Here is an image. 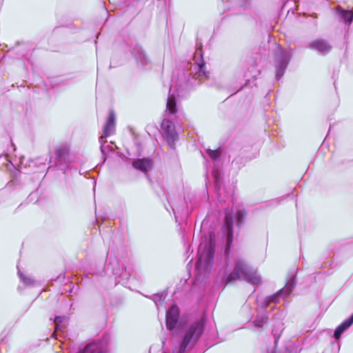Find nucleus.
Instances as JSON below:
<instances>
[{
    "mask_svg": "<svg viewBox=\"0 0 353 353\" xmlns=\"http://www.w3.org/2000/svg\"><path fill=\"white\" fill-rule=\"evenodd\" d=\"M236 279H243L252 284H259L261 281L260 275L256 270L250 268L245 261L237 256L234 259V269L229 274L225 273L222 276V281L228 284Z\"/></svg>",
    "mask_w": 353,
    "mask_h": 353,
    "instance_id": "obj_1",
    "label": "nucleus"
},
{
    "mask_svg": "<svg viewBox=\"0 0 353 353\" xmlns=\"http://www.w3.org/2000/svg\"><path fill=\"white\" fill-rule=\"evenodd\" d=\"M245 214L246 213L243 208L236 210L234 217L232 216L228 210H225V222L222 230L226 237V252L229 251L232 242L234 223L235 222L236 225L239 227L243 222Z\"/></svg>",
    "mask_w": 353,
    "mask_h": 353,
    "instance_id": "obj_2",
    "label": "nucleus"
},
{
    "mask_svg": "<svg viewBox=\"0 0 353 353\" xmlns=\"http://www.w3.org/2000/svg\"><path fill=\"white\" fill-rule=\"evenodd\" d=\"M214 250L210 239L209 243L205 244L201 243L199 247V256L196 263V268L198 272L201 273H208L213 265Z\"/></svg>",
    "mask_w": 353,
    "mask_h": 353,
    "instance_id": "obj_3",
    "label": "nucleus"
},
{
    "mask_svg": "<svg viewBox=\"0 0 353 353\" xmlns=\"http://www.w3.org/2000/svg\"><path fill=\"white\" fill-rule=\"evenodd\" d=\"M204 322L201 319L192 324L185 330L179 347L175 348L173 353H184L189 345L195 343L203 331ZM166 353V352H163Z\"/></svg>",
    "mask_w": 353,
    "mask_h": 353,
    "instance_id": "obj_4",
    "label": "nucleus"
},
{
    "mask_svg": "<svg viewBox=\"0 0 353 353\" xmlns=\"http://www.w3.org/2000/svg\"><path fill=\"white\" fill-rule=\"evenodd\" d=\"M293 50L290 48H282L276 46L274 52V65L275 68V78L280 80L283 76L285 70L292 57Z\"/></svg>",
    "mask_w": 353,
    "mask_h": 353,
    "instance_id": "obj_5",
    "label": "nucleus"
},
{
    "mask_svg": "<svg viewBox=\"0 0 353 353\" xmlns=\"http://www.w3.org/2000/svg\"><path fill=\"white\" fill-rule=\"evenodd\" d=\"M161 129L164 140L170 148L174 149L175 143L179 137L174 123L168 119H164L161 123Z\"/></svg>",
    "mask_w": 353,
    "mask_h": 353,
    "instance_id": "obj_6",
    "label": "nucleus"
},
{
    "mask_svg": "<svg viewBox=\"0 0 353 353\" xmlns=\"http://www.w3.org/2000/svg\"><path fill=\"white\" fill-rule=\"evenodd\" d=\"M194 63L192 72H194V78L199 79L200 81L208 79L210 72L205 70V63L203 58L201 50H196L194 57Z\"/></svg>",
    "mask_w": 353,
    "mask_h": 353,
    "instance_id": "obj_7",
    "label": "nucleus"
},
{
    "mask_svg": "<svg viewBox=\"0 0 353 353\" xmlns=\"http://www.w3.org/2000/svg\"><path fill=\"white\" fill-rule=\"evenodd\" d=\"M295 286V279L294 276L290 278L285 286L280 290L277 293L272 296H267L264 299L263 306L267 307L270 303H277L281 298H285L288 296Z\"/></svg>",
    "mask_w": 353,
    "mask_h": 353,
    "instance_id": "obj_8",
    "label": "nucleus"
},
{
    "mask_svg": "<svg viewBox=\"0 0 353 353\" xmlns=\"http://www.w3.org/2000/svg\"><path fill=\"white\" fill-rule=\"evenodd\" d=\"M70 148L66 145H63L55 150V165L61 170L65 171L69 166Z\"/></svg>",
    "mask_w": 353,
    "mask_h": 353,
    "instance_id": "obj_9",
    "label": "nucleus"
},
{
    "mask_svg": "<svg viewBox=\"0 0 353 353\" xmlns=\"http://www.w3.org/2000/svg\"><path fill=\"white\" fill-rule=\"evenodd\" d=\"M179 309L176 305H172L166 312V327L168 330L176 332L179 327Z\"/></svg>",
    "mask_w": 353,
    "mask_h": 353,
    "instance_id": "obj_10",
    "label": "nucleus"
},
{
    "mask_svg": "<svg viewBox=\"0 0 353 353\" xmlns=\"http://www.w3.org/2000/svg\"><path fill=\"white\" fill-rule=\"evenodd\" d=\"M115 128V115L113 112H111L108 116V120L103 128V134L99 137V142L101 143L100 150L104 154L105 153V147L104 139L112 134L114 132Z\"/></svg>",
    "mask_w": 353,
    "mask_h": 353,
    "instance_id": "obj_11",
    "label": "nucleus"
},
{
    "mask_svg": "<svg viewBox=\"0 0 353 353\" xmlns=\"http://www.w3.org/2000/svg\"><path fill=\"white\" fill-rule=\"evenodd\" d=\"M335 14L341 23H344L349 27L353 20V10H345L341 6H338L335 9Z\"/></svg>",
    "mask_w": 353,
    "mask_h": 353,
    "instance_id": "obj_12",
    "label": "nucleus"
},
{
    "mask_svg": "<svg viewBox=\"0 0 353 353\" xmlns=\"http://www.w3.org/2000/svg\"><path fill=\"white\" fill-rule=\"evenodd\" d=\"M308 47L316 50L321 54H327L332 49L331 45L324 39H316L312 41L308 44Z\"/></svg>",
    "mask_w": 353,
    "mask_h": 353,
    "instance_id": "obj_13",
    "label": "nucleus"
},
{
    "mask_svg": "<svg viewBox=\"0 0 353 353\" xmlns=\"http://www.w3.org/2000/svg\"><path fill=\"white\" fill-rule=\"evenodd\" d=\"M132 54L139 66L145 67L150 63L148 57L140 46L137 45L134 46Z\"/></svg>",
    "mask_w": 353,
    "mask_h": 353,
    "instance_id": "obj_14",
    "label": "nucleus"
},
{
    "mask_svg": "<svg viewBox=\"0 0 353 353\" xmlns=\"http://www.w3.org/2000/svg\"><path fill=\"white\" fill-rule=\"evenodd\" d=\"M152 165V161L150 159H138L132 162V166L136 170L147 172Z\"/></svg>",
    "mask_w": 353,
    "mask_h": 353,
    "instance_id": "obj_15",
    "label": "nucleus"
},
{
    "mask_svg": "<svg viewBox=\"0 0 353 353\" xmlns=\"http://www.w3.org/2000/svg\"><path fill=\"white\" fill-rule=\"evenodd\" d=\"M353 324V314L343 323H341L334 330V336L339 339L341 334Z\"/></svg>",
    "mask_w": 353,
    "mask_h": 353,
    "instance_id": "obj_16",
    "label": "nucleus"
},
{
    "mask_svg": "<svg viewBox=\"0 0 353 353\" xmlns=\"http://www.w3.org/2000/svg\"><path fill=\"white\" fill-rule=\"evenodd\" d=\"M77 353H105L101 342H92L88 344Z\"/></svg>",
    "mask_w": 353,
    "mask_h": 353,
    "instance_id": "obj_17",
    "label": "nucleus"
},
{
    "mask_svg": "<svg viewBox=\"0 0 353 353\" xmlns=\"http://www.w3.org/2000/svg\"><path fill=\"white\" fill-rule=\"evenodd\" d=\"M166 114L170 116L175 117L177 112L176 101L175 96L172 94H169L166 103Z\"/></svg>",
    "mask_w": 353,
    "mask_h": 353,
    "instance_id": "obj_18",
    "label": "nucleus"
},
{
    "mask_svg": "<svg viewBox=\"0 0 353 353\" xmlns=\"http://www.w3.org/2000/svg\"><path fill=\"white\" fill-rule=\"evenodd\" d=\"M18 276L22 282L26 287H33L36 285L37 281L31 276L24 274L20 270H18Z\"/></svg>",
    "mask_w": 353,
    "mask_h": 353,
    "instance_id": "obj_19",
    "label": "nucleus"
},
{
    "mask_svg": "<svg viewBox=\"0 0 353 353\" xmlns=\"http://www.w3.org/2000/svg\"><path fill=\"white\" fill-rule=\"evenodd\" d=\"M268 321V316L265 314H259L256 316V319L253 321V325L256 327H262Z\"/></svg>",
    "mask_w": 353,
    "mask_h": 353,
    "instance_id": "obj_20",
    "label": "nucleus"
},
{
    "mask_svg": "<svg viewBox=\"0 0 353 353\" xmlns=\"http://www.w3.org/2000/svg\"><path fill=\"white\" fill-rule=\"evenodd\" d=\"M68 318L65 316H57L54 318V323L55 324V331L57 332L62 329V323L66 322Z\"/></svg>",
    "mask_w": 353,
    "mask_h": 353,
    "instance_id": "obj_21",
    "label": "nucleus"
},
{
    "mask_svg": "<svg viewBox=\"0 0 353 353\" xmlns=\"http://www.w3.org/2000/svg\"><path fill=\"white\" fill-rule=\"evenodd\" d=\"M212 176L214 179V183H215L216 188L217 189V194L219 195H220V194H221L220 193V191H221V188H220L221 173L219 171L214 170V171H212Z\"/></svg>",
    "mask_w": 353,
    "mask_h": 353,
    "instance_id": "obj_22",
    "label": "nucleus"
},
{
    "mask_svg": "<svg viewBox=\"0 0 353 353\" xmlns=\"http://www.w3.org/2000/svg\"><path fill=\"white\" fill-rule=\"evenodd\" d=\"M165 295L163 292L154 294L152 297V300L157 305L161 304L164 300Z\"/></svg>",
    "mask_w": 353,
    "mask_h": 353,
    "instance_id": "obj_23",
    "label": "nucleus"
},
{
    "mask_svg": "<svg viewBox=\"0 0 353 353\" xmlns=\"http://www.w3.org/2000/svg\"><path fill=\"white\" fill-rule=\"evenodd\" d=\"M207 154H208V156L212 159V160H216V159L219 158V157L220 156V152L219 150H210V149H208L207 150Z\"/></svg>",
    "mask_w": 353,
    "mask_h": 353,
    "instance_id": "obj_24",
    "label": "nucleus"
},
{
    "mask_svg": "<svg viewBox=\"0 0 353 353\" xmlns=\"http://www.w3.org/2000/svg\"><path fill=\"white\" fill-rule=\"evenodd\" d=\"M113 145L114 143L112 142L110 143V144L108 145H105V153L103 154L102 152V155L103 157H105L110 151H112L114 150V147H113Z\"/></svg>",
    "mask_w": 353,
    "mask_h": 353,
    "instance_id": "obj_25",
    "label": "nucleus"
},
{
    "mask_svg": "<svg viewBox=\"0 0 353 353\" xmlns=\"http://www.w3.org/2000/svg\"><path fill=\"white\" fill-rule=\"evenodd\" d=\"M170 91H171V87L170 86L169 87V92H170Z\"/></svg>",
    "mask_w": 353,
    "mask_h": 353,
    "instance_id": "obj_26",
    "label": "nucleus"
}]
</instances>
